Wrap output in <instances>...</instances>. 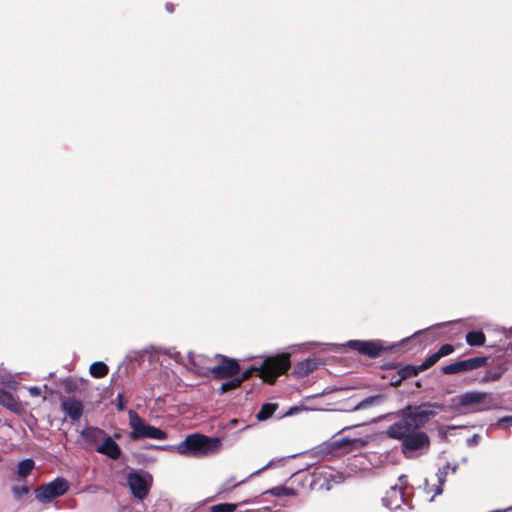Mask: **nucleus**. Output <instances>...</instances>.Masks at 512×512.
<instances>
[{
	"label": "nucleus",
	"mask_w": 512,
	"mask_h": 512,
	"mask_svg": "<svg viewBox=\"0 0 512 512\" xmlns=\"http://www.w3.org/2000/svg\"><path fill=\"white\" fill-rule=\"evenodd\" d=\"M129 425L132 431L129 434V437L132 440H137L141 438H149L155 440H165L168 435L164 430L157 428L155 426L146 424L143 419L135 412L134 410H129Z\"/></svg>",
	"instance_id": "nucleus-4"
},
{
	"label": "nucleus",
	"mask_w": 512,
	"mask_h": 512,
	"mask_svg": "<svg viewBox=\"0 0 512 512\" xmlns=\"http://www.w3.org/2000/svg\"><path fill=\"white\" fill-rule=\"evenodd\" d=\"M13 494L17 499L22 498V496L29 493V488L27 486H14L12 488Z\"/></svg>",
	"instance_id": "nucleus-29"
},
{
	"label": "nucleus",
	"mask_w": 512,
	"mask_h": 512,
	"mask_svg": "<svg viewBox=\"0 0 512 512\" xmlns=\"http://www.w3.org/2000/svg\"><path fill=\"white\" fill-rule=\"evenodd\" d=\"M441 358L437 354V352L430 355L423 363L419 365V370H427L433 365H435Z\"/></svg>",
	"instance_id": "nucleus-26"
},
{
	"label": "nucleus",
	"mask_w": 512,
	"mask_h": 512,
	"mask_svg": "<svg viewBox=\"0 0 512 512\" xmlns=\"http://www.w3.org/2000/svg\"><path fill=\"white\" fill-rule=\"evenodd\" d=\"M364 341L365 340H349L343 346L354 349L363 355V349H364V345H365Z\"/></svg>",
	"instance_id": "nucleus-27"
},
{
	"label": "nucleus",
	"mask_w": 512,
	"mask_h": 512,
	"mask_svg": "<svg viewBox=\"0 0 512 512\" xmlns=\"http://www.w3.org/2000/svg\"><path fill=\"white\" fill-rule=\"evenodd\" d=\"M420 371L421 370H419V366H406L405 368H403L402 373L403 377H411L416 376Z\"/></svg>",
	"instance_id": "nucleus-30"
},
{
	"label": "nucleus",
	"mask_w": 512,
	"mask_h": 512,
	"mask_svg": "<svg viewBox=\"0 0 512 512\" xmlns=\"http://www.w3.org/2000/svg\"><path fill=\"white\" fill-rule=\"evenodd\" d=\"M443 408L442 404L433 402H424L414 406L407 405L389 415L399 419L387 428L386 435L391 439L401 441L402 453L405 457L412 458L416 451L429 448V436L419 430Z\"/></svg>",
	"instance_id": "nucleus-1"
},
{
	"label": "nucleus",
	"mask_w": 512,
	"mask_h": 512,
	"mask_svg": "<svg viewBox=\"0 0 512 512\" xmlns=\"http://www.w3.org/2000/svg\"><path fill=\"white\" fill-rule=\"evenodd\" d=\"M486 363L487 357H473L445 365L441 370L443 374L451 375L483 367Z\"/></svg>",
	"instance_id": "nucleus-8"
},
{
	"label": "nucleus",
	"mask_w": 512,
	"mask_h": 512,
	"mask_svg": "<svg viewBox=\"0 0 512 512\" xmlns=\"http://www.w3.org/2000/svg\"><path fill=\"white\" fill-rule=\"evenodd\" d=\"M243 481H240L238 483H232V480H229L227 482H225L223 485H222V489L221 491H228V490H231L232 488L240 485Z\"/></svg>",
	"instance_id": "nucleus-34"
},
{
	"label": "nucleus",
	"mask_w": 512,
	"mask_h": 512,
	"mask_svg": "<svg viewBox=\"0 0 512 512\" xmlns=\"http://www.w3.org/2000/svg\"><path fill=\"white\" fill-rule=\"evenodd\" d=\"M384 401H385L384 395H382V394L372 395V396H369V397L363 399L362 401H360L356 406H354L352 411L365 410V409L371 408L373 406L380 405Z\"/></svg>",
	"instance_id": "nucleus-16"
},
{
	"label": "nucleus",
	"mask_w": 512,
	"mask_h": 512,
	"mask_svg": "<svg viewBox=\"0 0 512 512\" xmlns=\"http://www.w3.org/2000/svg\"><path fill=\"white\" fill-rule=\"evenodd\" d=\"M456 401L459 407L470 408L471 412H481L492 406L493 398L487 392L469 391L459 395Z\"/></svg>",
	"instance_id": "nucleus-5"
},
{
	"label": "nucleus",
	"mask_w": 512,
	"mask_h": 512,
	"mask_svg": "<svg viewBox=\"0 0 512 512\" xmlns=\"http://www.w3.org/2000/svg\"><path fill=\"white\" fill-rule=\"evenodd\" d=\"M68 490V482L58 477L55 480L38 487L35 490V497L39 502L48 503L53 499L64 495Z\"/></svg>",
	"instance_id": "nucleus-6"
},
{
	"label": "nucleus",
	"mask_w": 512,
	"mask_h": 512,
	"mask_svg": "<svg viewBox=\"0 0 512 512\" xmlns=\"http://www.w3.org/2000/svg\"><path fill=\"white\" fill-rule=\"evenodd\" d=\"M189 359L192 364H194V365L196 364V358L191 353L189 354Z\"/></svg>",
	"instance_id": "nucleus-39"
},
{
	"label": "nucleus",
	"mask_w": 512,
	"mask_h": 512,
	"mask_svg": "<svg viewBox=\"0 0 512 512\" xmlns=\"http://www.w3.org/2000/svg\"><path fill=\"white\" fill-rule=\"evenodd\" d=\"M214 378L224 379L237 376L240 371V366L236 360L223 357L221 364L208 369Z\"/></svg>",
	"instance_id": "nucleus-9"
},
{
	"label": "nucleus",
	"mask_w": 512,
	"mask_h": 512,
	"mask_svg": "<svg viewBox=\"0 0 512 512\" xmlns=\"http://www.w3.org/2000/svg\"><path fill=\"white\" fill-rule=\"evenodd\" d=\"M0 405L9 409H13L17 403L11 393L5 391L4 389H0Z\"/></svg>",
	"instance_id": "nucleus-24"
},
{
	"label": "nucleus",
	"mask_w": 512,
	"mask_h": 512,
	"mask_svg": "<svg viewBox=\"0 0 512 512\" xmlns=\"http://www.w3.org/2000/svg\"><path fill=\"white\" fill-rule=\"evenodd\" d=\"M317 366L318 363L315 359H306L295 366L294 372L298 377L303 378L316 370Z\"/></svg>",
	"instance_id": "nucleus-15"
},
{
	"label": "nucleus",
	"mask_w": 512,
	"mask_h": 512,
	"mask_svg": "<svg viewBox=\"0 0 512 512\" xmlns=\"http://www.w3.org/2000/svg\"><path fill=\"white\" fill-rule=\"evenodd\" d=\"M405 478H406V476H405V475H401V476H399V481H400V482H403V480H404Z\"/></svg>",
	"instance_id": "nucleus-41"
},
{
	"label": "nucleus",
	"mask_w": 512,
	"mask_h": 512,
	"mask_svg": "<svg viewBox=\"0 0 512 512\" xmlns=\"http://www.w3.org/2000/svg\"><path fill=\"white\" fill-rule=\"evenodd\" d=\"M479 440H480V436L478 434H474L472 437L467 439V445L468 446L477 445Z\"/></svg>",
	"instance_id": "nucleus-35"
},
{
	"label": "nucleus",
	"mask_w": 512,
	"mask_h": 512,
	"mask_svg": "<svg viewBox=\"0 0 512 512\" xmlns=\"http://www.w3.org/2000/svg\"><path fill=\"white\" fill-rule=\"evenodd\" d=\"M498 426L501 428L512 427V416L501 417L498 422Z\"/></svg>",
	"instance_id": "nucleus-32"
},
{
	"label": "nucleus",
	"mask_w": 512,
	"mask_h": 512,
	"mask_svg": "<svg viewBox=\"0 0 512 512\" xmlns=\"http://www.w3.org/2000/svg\"><path fill=\"white\" fill-rule=\"evenodd\" d=\"M290 367L289 354H283L273 357H267L263 360L261 366L251 367L245 370L240 376L237 375L241 383L249 379L254 372H259L260 378L268 383L275 382L276 378L284 374Z\"/></svg>",
	"instance_id": "nucleus-3"
},
{
	"label": "nucleus",
	"mask_w": 512,
	"mask_h": 512,
	"mask_svg": "<svg viewBox=\"0 0 512 512\" xmlns=\"http://www.w3.org/2000/svg\"><path fill=\"white\" fill-rule=\"evenodd\" d=\"M486 337L482 331H470L466 334V342L470 346H483Z\"/></svg>",
	"instance_id": "nucleus-18"
},
{
	"label": "nucleus",
	"mask_w": 512,
	"mask_h": 512,
	"mask_svg": "<svg viewBox=\"0 0 512 512\" xmlns=\"http://www.w3.org/2000/svg\"><path fill=\"white\" fill-rule=\"evenodd\" d=\"M237 508V504L233 503H221L217 505H213L211 507V512H234Z\"/></svg>",
	"instance_id": "nucleus-25"
},
{
	"label": "nucleus",
	"mask_w": 512,
	"mask_h": 512,
	"mask_svg": "<svg viewBox=\"0 0 512 512\" xmlns=\"http://www.w3.org/2000/svg\"><path fill=\"white\" fill-rule=\"evenodd\" d=\"M265 493H269L275 497H282V496L294 497V496H296V491L293 488H288V487H284V486L273 487L272 489L266 491Z\"/></svg>",
	"instance_id": "nucleus-22"
},
{
	"label": "nucleus",
	"mask_w": 512,
	"mask_h": 512,
	"mask_svg": "<svg viewBox=\"0 0 512 512\" xmlns=\"http://www.w3.org/2000/svg\"><path fill=\"white\" fill-rule=\"evenodd\" d=\"M34 468V461L32 459H24L18 464V476L25 478Z\"/></svg>",
	"instance_id": "nucleus-23"
},
{
	"label": "nucleus",
	"mask_w": 512,
	"mask_h": 512,
	"mask_svg": "<svg viewBox=\"0 0 512 512\" xmlns=\"http://www.w3.org/2000/svg\"><path fill=\"white\" fill-rule=\"evenodd\" d=\"M454 351V347L451 344L442 345L437 352L440 358L450 355Z\"/></svg>",
	"instance_id": "nucleus-28"
},
{
	"label": "nucleus",
	"mask_w": 512,
	"mask_h": 512,
	"mask_svg": "<svg viewBox=\"0 0 512 512\" xmlns=\"http://www.w3.org/2000/svg\"><path fill=\"white\" fill-rule=\"evenodd\" d=\"M63 412L72 420L78 421L83 414V404L75 398H67L61 402Z\"/></svg>",
	"instance_id": "nucleus-13"
},
{
	"label": "nucleus",
	"mask_w": 512,
	"mask_h": 512,
	"mask_svg": "<svg viewBox=\"0 0 512 512\" xmlns=\"http://www.w3.org/2000/svg\"><path fill=\"white\" fill-rule=\"evenodd\" d=\"M456 470H457L456 465L451 467L450 464L447 463L445 466L440 468L436 474L437 479H438L437 485L430 486L428 483V480L427 479L424 480V489L426 490V492L427 493L433 492L431 501L434 499L435 496L442 494V492H443L442 486L444 485V483L446 481V477H447L449 471H451L452 473H455Z\"/></svg>",
	"instance_id": "nucleus-11"
},
{
	"label": "nucleus",
	"mask_w": 512,
	"mask_h": 512,
	"mask_svg": "<svg viewBox=\"0 0 512 512\" xmlns=\"http://www.w3.org/2000/svg\"><path fill=\"white\" fill-rule=\"evenodd\" d=\"M112 437L114 438V440H115V439H118V438H120V434L115 433V434H114V436H112Z\"/></svg>",
	"instance_id": "nucleus-42"
},
{
	"label": "nucleus",
	"mask_w": 512,
	"mask_h": 512,
	"mask_svg": "<svg viewBox=\"0 0 512 512\" xmlns=\"http://www.w3.org/2000/svg\"><path fill=\"white\" fill-rule=\"evenodd\" d=\"M354 442H355V440H351L349 438H342V439L335 440L332 443V445L334 448H344L348 445H351Z\"/></svg>",
	"instance_id": "nucleus-31"
},
{
	"label": "nucleus",
	"mask_w": 512,
	"mask_h": 512,
	"mask_svg": "<svg viewBox=\"0 0 512 512\" xmlns=\"http://www.w3.org/2000/svg\"><path fill=\"white\" fill-rule=\"evenodd\" d=\"M90 374L95 378H102L108 373V366L103 362H94L89 368Z\"/></svg>",
	"instance_id": "nucleus-19"
},
{
	"label": "nucleus",
	"mask_w": 512,
	"mask_h": 512,
	"mask_svg": "<svg viewBox=\"0 0 512 512\" xmlns=\"http://www.w3.org/2000/svg\"><path fill=\"white\" fill-rule=\"evenodd\" d=\"M500 377V374L499 373H495V372H487L486 375L483 377L482 379V382L483 383H486V382H489V381H495L497 380L498 378Z\"/></svg>",
	"instance_id": "nucleus-33"
},
{
	"label": "nucleus",
	"mask_w": 512,
	"mask_h": 512,
	"mask_svg": "<svg viewBox=\"0 0 512 512\" xmlns=\"http://www.w3.org/2000/svg\"><path fill=\"white\" fill-rule=\"evenodd\" d=\"M277 405L272 403L264 404L259 412L257 413L256 417L259 421L267 420L269 417L273 415V413L276 411Z\"/></svg>",
	"instance_id": "nucleus-21"
},
{
	"label": "nucleus",
	"mask_w": 512,
	"mask_h": 512,
	"mask_svg": "<svg viewBox=\"0 0 512 512\" xmlns=\"http://www.w3.org/2000/svg\"><path fill=\"white\" fill-rule=\"evenodd\" d=\"M155 448L168 451L174 449L171 445H158ZM221 447L219 438H210L201 434L188 435L176 447V451L182 455L203 456L217 452Z\"/></svg>",
	"instance_id": "nucleus-2"
},
{
	"label": "nucleus",
	"mask_w": 512,
	"mask_h": 512,
	"mask_svg": "<svg viewBox=\"0 0 512 512\" xmlns=\"http://www.w3.org/2000/svg\"><path fill=\"white\" fill-rule=\"evenodd\" d=\"M166 10L169 12V13H172L174 11V7L171 3H167L166 4Z\"/></svg>",
	"instance_id": "nucleus-38"
},
{
	"label": "nucleus",
	"mask_w": 512,
	"mask_h": 512,
	"mask_svg": "<svg viewBox=\"0 0 512 512\" xmlns=\"http://www.w3.org/2000/svg\"><path fill=\"white\" fill-rule=\"evenodd\" d=\"M117 398H118V403L116 404L117 409H118L119 411H123V410L125 409V403H124V401H123V396H122V394H121V393H119V394H118V396H117Z\"/></svg>",
	"instance_id": "nucleus-37"
},
{
	"label": "nucleus",
	"mask_w": 512,
	"mask_h": 512,
	"mask_svg": "<svg viewBox=\"0 0 512 512\" xmlns=\"http://www.w3.org/2000/svg\"><path fill=\"white\" fill-rule=\"evenodd\" d=\"M382 503L390 511H396L400 509L402 505H407L403 489L397 485L391 486L386 492V495L382 498Z\"/></svg>",
	"instance_id": "nucleus-10"
},
{
	"label": "nucleus",
	"mask_w": 512,
	"mask_h": 512,
	"mask_svg": "<svg viewBox=\"0 0 512 512\" xmlns=\"http://www.w3.org/2000/svg\"><path fill=\"white\" fill-rule=\"evenodd\" d=\"M364 349H363V355H366L368 357H377L380 355V353L383 350V347L381 345L380 341L375 340H365L364 341Z\"/></svg>",
	"instance_id": "nucleus-17"
},
{
	"label": "nucleus",
	"mask_w": 512,
	"mask_h": 512,
	"mask_svg": "<svg viewBox=\"0 0 512 512\" xmlns=\"http://www.w3.org/2000/svg\"><path fill=\"white\" fill-rule=\"evenodd\" d=\"M126 480L134 497L142 500L148 495L152 481V478L148 473L132 471L128 473Z\"/></svg>",
	"instance_id": "nucleus-7"
},
{
	"label": "nucleus",
	"mask_w": 512,
	"mask_h": 512,
	"mask_svg": "<svg viewBox=\"0 0 512 512\" xmlns=\"http://www.w3.org/2000/svg\"><path fill=\"white\" fill-rule=\"evenodd\" d=\"M28 391H29L30 395L33 397L39 396L41 394V389L37 386L29 387Z\"/></svg>",
	"instance_id": "nucleus-36"
},
{
	"label": "nucleus",
	"mask_w": 512,
	"mask_h": 512,
	"mask_svg": "<svg viewBox=\"0 0 512 512\" xmlns=\"http://www.w3.org/2000/svg\"><path fill=\"white\" fill-rule=\"evenodd\" d=\"M230 378V380L222 383L221 386L217 389L218 394L222 395L230 390L238 388L241 385V381L237 376Z\"/></svg>",
	"instance_id": "nucleus-20"
},
{
	"label": "nucleus",
	"mask_w": 512,
	"mask_h": 512,
	"mask_svg": "<svg viewBox=\"0 0 512 512\" xmlns=\"http://www.w3.org/2000/svg\"><path fill=\"white\" fill-rule=\"evenodd\" d=\"M80 435L87 444L96 448L100 446L107 433L101 428L88 426L80 432Z\"/></svg>",
	"instance_id": "nucleus-14"
},
{
	"label": "nucleus",
	"mask_w": 512,
	"mask_h": 512,
	"mask_svg": "<svg viewBox=\"0 0 512 512\" xmlns=\"http://www.w3.org/2000/svg\"><path fill=\"white\" fill-rule=\"evenodd\" d=\"M439 433L441 434V436H442V437H445V436H446V433H445V431H444V428H443V427H441V428L439 429Z\"/></svg>",
	"instance_id": "nucleus-40"
},
{
	"label": "nucleus",
	"mask_w": 512,
	"mask_h": 512,
	"mask_svg": "<svg viewBox=\"0 0 512 512\" xmlns=\"http://www.w3.org/2000/svg\"><path fill=\"white\" fill-rule=\"evenodd\" d=\"M96 451L111 460H118L122 454L120 446L116 443L114 438L108 434L101 442L100 446L96 447Z\"/></svg>",
	"instance_id": "nucleus-12"
}]
</instances>
